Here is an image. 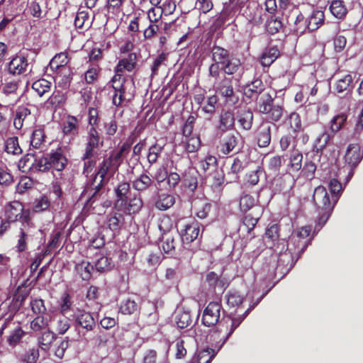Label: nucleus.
Masks as SVG:
<instances>
[{
	"label": "nucleus",
	"instance_id": "f257e3e1",
	"mask_svg": "<svg viewBox=\"0 0 363 363\" xmlns=\"http://www.w3.org/2000/svg\"><path fill=\"white\" fill-rule=\"evenodd\" d=\"M313 201L318 208L317 225L323 227L330 217L334 207L337 203V199L334 197L333 201H330V195L323 186H317L313 192Z\"/></svg>",
	"mask_w": 363,
	"mask_h": 363
},
{
	"label": "nucleus",
	"instance_id": "f03ea898",
	"mask_svg": "<svg viewBox=\"0 0 363 363\" xmlns=\"http://www.w3.org/2000/svg\"><path fill=\"white\" fill-rule=\"evenodd\" d=\"M118 164L113 163L108 158L104 159L100 163L99 169L95 174L94 179L91 184V191H94L88 200V204H91L101 196L100 189L105 182H107L118 170Z\"/></svg>",
	"mask_w": 363,
	"mask_h": 363
},
{
	"label": "nucleus",
	"instance_id": "7ed1b4c3",
	"mask_svg": "<svg viewBox=\"0 0 363 363\" xmlns=\"http://www.w3.org/2000/svg\"><path fill=\"white\" fill-rule=\"evenodd\" d=\"M257 105L259 113L264 116L268 123L274 124L281 121L284 107L282 104H276L269 93H263L257 99Z\"/></svg>",
	"mask_w": 363,
	"mask_h": 363
},
{
	"label": "nucleus",
	"instance_id": "20e7f679",
	"mask_svg": "<svg viewBox=\"0 0 363 363\" xmlns=\"http://www.w3.org/2000/svg\"><path fill=\"white\" fill-rule=\"evenodd\" d=\"M4 220L8 223L18 221L22 225H32L30 210H25L23 204L18 201H13L6 204L4 206Z\"/></svg>",
	"mask_w": 363,
	"mask_h": 363
},
{
	"label": "nucleus",
	"instance_id": "39448f33",
	"mask_svg": "<svg viewBox=\"0 0 363 363\" xmlns=\"http://www.w3.org/2000/svg\"><path fill=\"white\" fill-rule=\"evenodd\" d=\"M125 82L126 79L123 74H115L107 85L112 104L117 107L123 106L125 101Z\"/></svg>",
	"mask_w": 363,
	"mask_h": 363
},
{
	"label": "nucleus",
	"instance_id": "423d86ee",
	"mask_svg": "<svg viewBox=\"0 0 363 363\" xmlns=\"http://www.w3.org/2000/svg\"><path fill=\"white\" fill-rule=\"evenodd\" d=\"M228 114L231 115L230 125L237 121L239 127L243 130H250L253 123V113L246 106H237L232 109L228 108Z\"/></svg>",
	"mask_w": 363,
	"mask_h": 363
},
{
	"label": "nucleus",
	"instance_id": "0eeeda50",
	"mask_svg": "<svg viewBox=\"0 0 363 363\" xmlns=\"http://www.w3.org/2000/svg\"><path fill=\"white\" fill-rule=\"evenodd\" d=\"M73 319L75 321L76 325L85 331L78 330V339L77 340H86L85 335L86 332L93 330L95 328L96 322L93 315L85 311L84 310L77 308L73 315Z\"/></svg>",
	"mask_w": 363,
	"mask_h": 363
},
{
	"label": "nucleus",
	"instance_id": "6e6552de",
	"mask_svg": "<svg viewBox=\"0 0 363 363\" xmlns=\"http://www.w3.org/2000/svg\"><path fill=\"white\" fill-rule=\"evenodd\" d=\"M103 140L100 135L94 127H91L87 132L86 137V144L82 160H85L91 158L94 155L95 150L103 145Z\"/></svg>",
	"mask_w": 363,
	"mask_h": 363
},
{
	"label": "nucleus",
	"instance_id": "1a4fd4ad",
	"mask_svg": "<svg viewBox=\"0 0 363 363\" xmlns=\"http://www.w3.org/2000/svg\"><path fill=\"white\" fill-rule=\"evenodd\" d=\"M307 18L301 12L292 11L288 17V23L291 30L296 35H302L309 30Z\"/></svg>",
	"mask_w": 363,
	"mask_h": 363
},
{
	"label": "nucleus",
	"instance_id": "9d476101",
	"mask_svg": "<svg viewBox=\"0 0 363 363\" xmlns=\"http://www.w3.org/2000/svg\"><path fill=\"white\" fill-rule=\"evenodd\" d=\"M362 158L363 153H361L360 146L358 144H350L345 155V162L348 165L350 172L354 170Z\"/></svg>",
	"mask_w": 363,
	"mask_h": 363
},
{
	"label": "nucleus",
	"instance_id": "9b49d317",
	"mask_svg": "<svg viewBox=\"0 0 363 363\" xmlns=\"http://www.w3.org/2000/svg\"><path fill=\"white\" fill-rule=\"evenodd\" d=\"M220 306L216 302H211L205 308L203 314L202 322L208 327L217 323L220 318Z\"/></svg>",
	"mask_w": 363,
	"mask_h": 363
},
{
	"label": "nucleus",
	"instance_id": "f8f14e48",
	"mask_svg": "<svg viewBox=\"0 0 363 363\" xmlns=\"http://www.w3.org/2000/svg\"><path fill=\"white\" fill-rule=\"evenodd\" d=\"M255 138L259 147H267L272 139V127L268 123H262L256 130Z\"/></svg>",
	"mask_w": 363,
	"mask_h": 363
},
{
	"label": "nucleus",
	"instance_id": "ddd939ff",
	"mask_svg": "<svg viewBox=\"0 0 363 363\" xmlns=\"http://www.w3.org/2000/svg\"><path fill=\"white\" fill-rule=\"evenodd\" d=\"M124 203V205L122 206L115 208L119 211H124L128 214V218H130V214L138 213L143 206V202L140 194H135L129 199L126 198Z\"/></svg>",
	"mask_w": 363,
	"mask_h": 363
},
{
	"label": "nucleus",
	"instance_id": "4468645a",
	"mask_svg": "<svg viewBox=\"0 0 363 363\" xmlns=\"http://www.w3.org/2000/svg\"><path fill=\"white\" fill-rule=\"evenodd\" d=\"M32 119L30 110L26 106H19L15 113L13 125L16 129L20 130L24 125H29Z\"/></svg>",
	"mask_w": 363,
	"mask_h": 363
},
{
	"label": "nucleus",
	"instance_id": "2eb2a0df",
	"mask_svg": "<svg viewBox=\"0 0 363 363\" xmlns=\"http://www.w3.org/2000/svg\"><path fill=\"white\" fill-rule=\"evenodd\" d=\"M228 159L232 162L230 170L231 173L234 174L240 173L248 164V156L244 151L238 152L235 155L228 156Z\"/></svg>",
	"mask_w": 363,
	"mask_h": 363
},
{
	"label": "nucleus",
	"instance_id": "dca6fc26",
	"mask_svg": "<svg viewBox=\"0 0 363 363\" xmlns=\"http://www.w3.org/2000/svg\"><path fill=\"white\" fill-rule=\"evenodd\" d=\"M138 55L135 52H130L127 57L121 59L116 68V74H121L124 71L132 72L137 65Z\"/></svg>",
	"mask_w": 363,
	"mask_h": 363
},
{
	"label": "nucleus",
	"instance_id": "f3484780",
	"mask_svg": "<svg viewBox=\"0 0 363 363\" xmlns=\"http://www.w3.org/2000/svg\"><path fill=\"white\" fill-rule=\"evenodd\" d=\"M354 88L353 78L347 74L337 79L334 84V90L337 94L345 93V96H351Z\"/></svg>",
	"mask_w": 363,
	"mask_h": 363
},
{
	"label": "nucleus",
	"instance_id": "a211bd4d",
	"mask_svg": "<svg viewBox=\"0 0 363 363\" xmlns=\"http://www.w3.org/2000/svg\"><path fill=\"white\" fill-rule=\"evenodd\" d=\"M27 57L21 54L14 57L9 64V72L13 74H21L28 70Z\"/></svg>",
	"mask_w": 363,
	"mask_h": 363
},
{
	"label": "nucleus",
	"instance_id": "6ab92c4d",
	"mask_svg": "<svg viewBox=\"0 0 363 363\" xmlns=\"http://www.w3.org/2000/svg\"><path fill=\"white\" fill-rule=\"evenodd\" d=\"M48 160L50 167L54 168L57 171H62L67 164V159L64 156L61 148L51 152L48 155Z\"/></svg>",
	"mask_w": 363,
	"mask_h": 363
},
{
	"label": "nucleus",
	"instance_id": "aec40b11",
	"mask_svg": "<svg viewBox=\"0 0 363 363\" xmlns=\"http://www.w3.org/2000/svg\"><path fill=\"white\" fill-rule=\"evenodd\" d=\"M138 298L133 296H128L122 299L119 303V312L124 315H132L138 311L139 304Z\"/></svg>",
	"mask_w": 363,
	"mask_h": 363
},
{
	"label": "nucleus",
	"instance_id": "412c9836",
	"mask_svg": "<svg viewBox=\"0 0 363 363\" xmlns=\"http://www.w3.org/2000/svg\"><path fill=\"white\" fill-rule=\"evenodd\" d=\"M213 59L215 62L214 65H212L211 67V72L214 68L220 69L222 70H225L227 67V50L220 48L216 47L213 50Z\"/></svg>",
	"mask_w": 363,
	"mask_h": 363
},
{
	"label": "nucleus",
	"instance_id": "4be33fe9",
	"mask_svg": "<svg viewBox=\"0 0 363 363\" xmlns=\"http://www.w3.org/2000/svg\"><path fill=\"white\" fill-rule=\"evenodd\" d=\"M306 18L309 26V31L318 30L325 22V13L321 10L313 9Z\"/></svg>",
	"mask_w": 363,
	"mask_h": 363
},
{
	"label": "nucleus",
	"instance_id": "5701e85b",
	"mask_svg": "<svg viewBox=\"0 0 363 363\" xmlns=\"http://www.w3.org/2000/svg\"><path fill=\"white\" fill-rule=\"evenodd\" d=\"M329 10L335 18L340 20L345 19L348 13L343 0H333L330 4Z\"/></svg>",
	"mask_w": 363,
	"mask_h": 363
},
{
	"label": "nucleus",
	"instance_id": "b1692460",
	"mask_svg": "<svg viewBox=\"0 0 363 363\" xmlns=\"http://www.w3.org/2000/svg\"><path fill=\"white\" fill-rule=\"evenodd\" d=\"M130 184L127 182H121L115 189L116 199L115 201V207H121L125 203V200L128 198L127 195L130 192Z\"/></svg>",
	"mask_w": 363,
	"mask_h": 363
},
{
	"label": "nucleus",
	"instance_id": "393cba45",
	"mask_svg": "<svg viewBox=\"0 0 363 363\" xmlns=\"http://www.w3.org/2000/svg\"><path fill=\"white\" fill-rule=\"evenodd\" d=\"M330 139L331 136L327 131L323 132L314 140L312 152L316 154L318 157H320L322 155L323 150L326 147Z\"/></svg>",
	"mask_w": 363,
	"mask_h": 363
},
{
	"label": "nucleus",
	"instance_id": "a878e982",
	"mask_svg": "<svg viewBox=\"0 0 363 363\" xmlns=\"http://www.w3.org/2000/svg\"><path fill=\"white\" fill-rule=\"evenodd\" d=\"M303 155L297 149H293L290 152L287 168L290 172H297L302 167Z\"/></svg>",
	"mask_w": 363,
	"mask_h": 363
},
{
	"label": "nucleus",
	"instance_id": "bb28decb",
	"mask_svg": "<svg viewBox=\"0 0 363 363\" xmlns=\"http://www.w3.org/2000/svg\"><path fill=\"white\" fill-rule=\"evenodd\" d=\"M62 132L65 135L76 136L79 133V121L75 116H68L63 123Z\"/></svg>",
	"mask_w": 363,
	"mask_h": 363
},
{
	"label": "nucleus",
	"instance_id": "cd10ccee",
	"mask_svg": "<svg viewBox=\"0 0 363 363\" xmlns=\"http://www.w3.org/2000/svg\"><path fill=\"white\" fill-rule=\"evenodd\" d=\"M280 52L276 47L266 49L260 57L261 65L264 67H269L279 56Z\"/></svg>",
	"mask_w": 363,
	"mask_h": 363
},
{
	"label": "nucleus",
	"instance_id": "c85d7f7f",
	"mask_svg": "<svg viewBox=\"0 0 363 363\" xmlns=\"http://www.w3.org/2000/svg\"><path fill=\"white\" fill-rule=\"evenodd\" d=\"M264 85L259 79H256L244 89V95L248 98H252L257 95L262 94Z\"/></svg>",
	"mask_w": 363,
	"mask_h": 363
},
{
	"label": "nucleus",
	"instance_id": "c756f323",
	"mask_svg": "<svg viewBox=\"0 0 363 363\" xmlns=\"http://www.w3.org/2000/svg\"><path fill=\"white\" fill-rule=\"evenodd\" d=\"M264 294L261 296L257 301L256 303L251 305L241 315H239L238 318H232L231 315L233 313L228 314V318H230L232 320V325L230 328V331L228 333V337L233 333V331L240 325V323L243 321V320L246 318V316L250 313V312L259 303V301L263 298Z\"/></svg>",
	"mask_w": 363,
	"mask_h": 363
},
{
	"label": "nucleus",
	"instance_id": "7c9ffc66",
	"mask_svg": "<svg viewBox=\"0 0 363 363\" xmlns=\"http://www.w3.org/2000/svg\"><path fill=\"white\" fill-rule=\"evenodd\" d=\"M153 183V180L147 174H143L132 183L133 187L138 191L147 190Z\"/></svg>",
	"mask_w": 363,
	"mask_h": 363
},
{
	"label": "nucleus",
	"instance_id": "2f4dec72",
	"mask_svg": "<svg viewBox=\"0 0 363 363\" xmlns=\"http://www.w3.org/2000/svg\"><path fill=\"white\" fill-rule=\"evenodd\" d=\"M175 323L178 328H186L192 322L189 311L177 310L175 313Z\"/></svg>",
	"mask_w": 363,
	"mask_h": 363
},
{
	"label": "nucleus",
	"instance_id": "473e14b6",
	"mask_svg": "<svg viewBox=\"0 0 363 363\" xmlns=\"http://www.w3.org/2000/svg\"><path fill=\"white\" fill-rule=\"evenodd\" d=\"M175 203L174 197L168 194H161L155 202V207L161 211L169 208Z\"/></svg>",
	"mask_w": 363,
	"mask_h": 363
},
{
	"label": "nucleus",
	"instance_id": "72a5a7b5",
	"mask_svg": "<svg viewBox=\"0 0 363 363\" xmlns=\"http://www.w3.org/2000/svg\"><path fill=\"white\" fill-rule=\"evenodd\" d=\"M46 0H31L29 11L34 18H40L43 16V10L46 7Z\"/></svg>",
	"mask_w": 363,
	"mask_h": 363
},
{
	"label": "nucleus",
	"instance_id": "f704fd0d",
	"mask_svg": "<svg viewBox=\"0 0 363 363\" xmlns=\"http://www.w3.org/2000/svg\"><path fill=\"white\" fill-rule=\"evenodd\" d=\"M214 355L215 352L212 349L198 350L193 361L194 363H210Z\"/></svg>",
	"mask_w": 363,
	"mask_h": 363
},
{
	"label": "nucleus",
	"instance_id": "c9c22d12",
	"mask_svg": "<svg viewBox=\"0 0 363 363\" xmlns=\"http://www.w3.org/2000/svg\"><path fill=\"white\" fill-rule=\"evenodd\" d=\"M54 328L58 334L64 335L70 328L69 318L60 314L54 320Z\"/></svg>",
	"mask_w": 363,
	"mask_h": 363
},
{
	"label": "nucleus",
	"instance_id": "e433bc0d",
	"mask_svg": "<svg viewBox=\"0 0 363 363\" xmlns=\"http://www.w3.org/2000/svg\"><path fill=\"white\" fill-rule=\"evenodd\" d=\"M5 151L11 155H18L22 153V149L19 145L18 139L13 136L9 138L5 141Z\"/></svg>",
	"mask_w": 363,
	"mask_h": 363
},
{
	"label": "nucleus",
	"instance_id": "4c0bfd02",
	"mask_svg": "<svg viewBox=\"0 0 363 363\" xmlns=\"http://www.w3.org/2000/svg\"><path fill=\"white\" fill-rule=\"evenodd\" d=\"M72 296L68 293H64L58 301L59 311L61 315H65L72 310Z\"/></svg>",
	"mask_w": 363,
	"mask_h": 363
},
{
	"label": "nucleus",
	"instance_id": "58836bf2",
	"mask_svg": "<svg viewBox=\"0 0 363 363\" xmlns=\"http://www.w3.org/2000/svg\"><path fill=\"white\" fill-rule=\"evenodd\" d=\"M75 269L83 280H89L94 267L89 262L82 261L76 264Z\"/></svg>",
	"mask_w": 363,
	"mask_h": 363
},
{
	"label": "nucleus",
	"instance_id": "ea45409f",
	"mask_svg": "<svg viewBox=\"0 0 363 363\" xmlns=\"http://www.w3.org/2000/svg\"><path fill=\"white\" fill-rule=\"evenodd\" d=\"M347 120V115L345 113H340L335 116L330 121V130L333 133H337L345 125Z\"/></svg>",
	"mask_w": 363,
	"mask_h": 363
},
{
	"label": "nucleus",
	"instance_id": "a19ab883",
	"mask_svg": "<svg viewBox=\"0 0 363 363\" xmlns=\"http://www.w3.org/2000/svg\"><path fill=\"white\" fill-rule=\"evenodd\" d=\"M69 62L67 54L65 52H60L57 54L50 61V67L52 69L57 70L62 69V68H67L66 67Z\"/></svg>",
	"mask_w": 363,
	"mask_h": 363
},
{
	"label": "nucleus",
	"instance_id": "79ce46f5",
	"mask_svg": "<svg viewBox=\"0 0 363 363\" xmlns=\"http://www.w3.org/2000/svg\"><path fill=\"white\" fill-rule=\"evenodd\" d=\"M200 228H181L179 233L184 243L189 244L196 240L199 235Z\"/></svg>",
	"mask_w": 363,
	"mask_h": 363
},
{
	"label": "nucleus",
	"instance_id": "37998d69",
	"mask_svg": "<svg viewBox=\"0 0 363 363\" xmlns=\"http://www.w3.org/2000/svg\"><path fill=\"white\" fill-rule=\"evenodd\" d=\"M30 329L35 333L43 332L48 329V319L38 315L30 322Z\"/></svg>",
	"mask_w": 363,
	"mask_h": 363
},
{
	"label": "nucleus",
	"instance_id": "c03bdc74",
	"mask_svg": "<svg viewBox=\"0 0 363 363\" xmlns=\"http://www.w3.org/2000/svg\"><path fill=\"white\" fill-rule=\"evenodd\" d=\"M288 123L294 134L298 135L301 131L302 123L299 113L296 112L291 113L288 117Z\"/></svg>",
	"mask_w": 363,
	"mask_h": 363
},
{
	"label": "nucleus",
	"instance_id": "a18cd8bd",
	"mask_svg": "<svg viewBox=\"0 0 363 363\" xmlns=\"http://www.w3.org/2000/svg\"><path fill=\"white\" fill-rule=\"evenodd\" d=\"M130 147V146L129 144L124 143L119 150L111 153L108 158L111 160L113 163L118 164L117 167H118L122 162L123 157L128 152Z\"/></svg>",
	"mask_w": 363,
	"mask_h": 363
},
{
	"label": "nucleus",
	"instance_id": "49530a36",
	"mask_svg": "<svg viewBox=\"0 0 363 363\" xmlns=\"http://www.w3.org/2000/svg\"><path fill=\"white\" fill-rule=\"evenodd\" d=\"M161 247L165 253L171 254L174 251V238L169 235V231L163 233L161 238Z\"/></svg>",
	"mask_w": 363,
	"mask_h": 363
},
{
	"label": "nucleus",
	"instance_id": "de8ad7c7",
	"mask_svg": "<svg viewBox=\"0 0 363 363\" xmlns=\"http://www.w3.org/2000/svg\"><path fill=\"white\" fill-rule=\"evenodd\" d=\"M55 81L63 87H68L71 81V71L69 67L58 70Z\"/></svg>",
	"mask_w": 363,
	"mask_h": 363
},
{
	"label": "nucleus",
	"instance_id": "09e8293b",
	"mask_svg": "<svg viewBox=\"0 0 363 363\" xmlns=\"http://www.w3.org/2000/svg\"><path fill=\"white\" fill-rule=\"evenodd\" d=\"M51 82L45 79H40L33 83L32 89L40 96H43L45 93L50 90Z\"/></svg>",
	"mask_w": 363,
	"mask_h": 363
},
{
	"label": "nucleus",
	"instance_id": "8fccbe9b",
	"mask_svg": "<svg viewBox=\"0 0 363 363\" xmlns=\"http://www.w3.org/2000/svg\"><path fill=\"white\" fill-rule=\"evenodd\" d=\"M41 333L42 335L38 338L39 346L42 350H47L53 342L55 335L53 333L49 330V329Z\"/></svg>",
	"mask_w": 363,
	"mask_h": 363
},
{
	"label": "nucleus",
	"instance_id": "3c124183",
	"mask_svg": "<svg viewBox=\"0 0 363 363\" xmlns=\"http://www.w3.org/2000/svg\"><path fill=\"white\" fill-rule=\"evenodd\" d=\"M163 259V256L160 251L151 252L146 257L147 266L151 269H155L161 263Z\"/></svg>",
	"mask_w": 363,
	"mask_h": 363
},
{
	"label": "nucleus",
	"instance_id": "603ef678",
	"mask_svg": "<svg viewBox=\"0 0 363 363\" xmlns=\"http://www.w3.org/2000/svg\"><path fill=\"white\" fill-rule=\"evenodd\" d=\"M45 140V133L41 128H35L32 133L30 145L34 148H39Z\"/></svg>",
	"mask_w": 363,
	"mask_h": 363
},
{
	"label": "nucleus",
	"instance_id": "864d4df0",
	"mask_svg": "<svg viewBox=\"0 0 363 363\" xmlns=\"http://www.w3.org/2000/svg\"><path fill=\"white\" fill-rule=\"evenodd\" d=\"M298 135H292L291 133L283 135L279 140V146L282 151L288 150L291 145L294 147L296 146V138Z\"/></svg>",
	"mask_w": 363,
	"mask_h": 363
},
{
	"label": "nucleus",
	"instance_id": "5fc2aeb1",
	"mask_svg": "<svg viewBox=\"0 0 363 363\" xmlns=\"http://www.w3.org/2000/svg\"><path fill=\"white\" fill-rule=\"evenodd\" d=\"M244 94V92H242V90H230V87H228V106L230 105H233V107L237 106H245L242 100H240V97Z\"/></svg>",
	"mask_w": 363,
	"mask_h": 363
},
{
	"label": "nucleus",
	"instance_id": "6e6d98bb",
	"mask_svg": "<svg viewBox=\"0 0 363 363\" xmlns=\"http://www.w3.org/2000/svg\"><path fill=\"white\" fill-rule=\"evenodd\" d=\"M282 27L283 23L281 21L277 18H274V16H272L270 18H269L266 23L267 31L270 35L277 33Z\"/></svg>",
	"mask_w": 363,
	"mask_h": 363
},
{
	"label": "nucleus",
	"instance_id": "4d7b16f0",
	"mask_svg": "<svg viewBox=\"0 0 363 363\" xmlns=\"http://www.w3.org/2000/svg\"><path fill=\"white\" fill-rule=\"evenodd\" d=\"M259 219V213H255V210L245 212L242 218V224L245 227H255Z\"/></svg>",
	"mask_w": 363,
	"mask_h": 363
},
{
	"label": "nucleus",
	"instance_id": "13d9d810",
	"mask_svg": "<svg viewBox=\"0 0 363 363\" xmlns=\"http://www.w3.org/2000/svg\"><path fill=\"white\" fill-rule=\"evenodd\" d=\"M185 138L186 150L189 152H195L200 148L201 140L199 136L193 135Z\"/></svg>",
	"mask_w": 363,
	"mask_h": 363
},
{
	"label": "nucleus",
	"instance_id": "bf43d9fd",
	"mask_svg": "<svg viewBox=\"0 0 363 363\" xmlns=\"http://www.w3.org/2000/svg\"><path fill=\"white\" fill-rule=\"evenodd\" d=\"M329 189L332 194L331 197L330 196V201H333L335 196L338 201L342 190L341 183L336 179H332L329 182Z\"/></svg>",
	"mask_w": 363,
	"mask_h": 363
},
{
	"label": "nucleus",
	"instance_id": "052dcab7",
	"mask_svg": "<svg viewBox=\"0 0 363 363\" xmlns=\"http://www.w3.org/2000/svg\"><path fill=\"white\" fill-rule=\"evenodd\" d=\"M164 149V146L157 143L152 145L149 149L147 155V160L150 164H154L157 161V159Z\"/></svg>",
	"mask_w": 363,
	"mask_h": 363
},
{
	"label": "nucleus",
	"instance_id": "680f3d73",
	"mask_svg": "<svg viewBox=\"0 0 363 363\" xmlns=\"http://www.w3.org/2000/svg\"><path fill=\"white\" fill-rule=\"evenodd\" d=\"M278 229L279 228H266L264 239L267 247L270 248L273 247L274 242L279 238V234Z\"/></svg>",
	"mask_w": 363,
	"mask_h": 363
},
{
	"label": "nucleus",
	"instance_id": "e2e57ef3",
	"mask_svg": "<svg viewBox=\"0 0 363 363\" xmlns=\"http://www.w3.org/2000/svg\"><path fill=\"white\" fill-rule=\"evenodd\" d=\"M112 267V261L107 257H101L95 262V268L98 272H104L108 271Z\"/></svg>",
	"mask_w": 363,
	"mask_h": 363
},
{
	"label": "nucleus",
	"instance_id": "0e129e2a",
	"mask_svg": "<svg viewBox=\"0 0 363 363\" xmlns=\"http://www.w3.org/2000/svg\"><path fill=\"white\" fill-rule=\"evenodd\" d=\"M254 198L249 195L245 194L241 196L240 199V208L242 212L251 211V208L254 206Z\"/></svg>",
	"mask_w": 363,
	"mask_h": 363
},
{
	"label": "nucleus",
	"instance_id": "69168bd1",
	"mask_svg": "<svg viewBox=\"0 0 363 363\" xmlns=\"http://www.w3.org/2000/svg\"><path fill=\"white\" fill-rule=\"evenodd\" d=\"M316 165L312 161H306L303 167L301 173L308 179H313L315 177Z\"/></svg>",
	"mask_w": 363,
	"mask_h": 363
},
{
	"label": "nucleus",
	"instance_id": "338daca9",
	"mask_svg": "<svg viewBox=\"0 0 363 363\" xmlns=\"http://www.w3.org/2000/svg\"><path fill=\"white\" fill-rule=\"evenodd\" d=\"M30 305L33 313L38 315H43L47 311L43 299H34Z\"/></svg>",
	"mask_w": 363,
	"mask_h": 363
},
{
	"label": "nucleus",
	"instance_id": "774afa93",
	"mask_svg": "<svg viewBox=\"0 0 363 363\" xmlns=\"http://www.w3.org/2000/svg\"><path fill=\"white\" fill-rule=\"evenodd\" d=\"M65 97L64 94L60 91H54L52 96L48 99L47 104L55 108L65 103Z\"/></svg>",
	"mask_w": 363,
	"mask_h": 363
}]
</instances>
